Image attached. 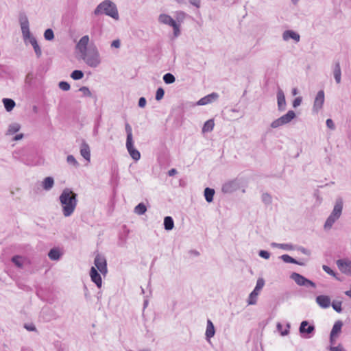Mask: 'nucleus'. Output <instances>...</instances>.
Instances as JSON below:
<instances>
[{"mask_svg": "<svg viewBox=\"0 0 351 351\" xmlns=\"http://www.w3.org/2000/svg\"><path fill=\"white\" fill-rule=\"evenodd\" d=\"M77 193L69 188L62 191L59 197V200L64 217H69L73 213L77 204Z\"/></svg>", "mask_w": 351, "mask_h": 351, "instance_id": "1", "label": "nucleus"}, {"mask_svg": "<svg viewBox=\"0 0 351 351\" xmlns=\"http://www.w3.org/2000/svg\"><path fill=\"white\" fill-rule=\"evenodd\" d=\"M93 14L96 16L106 14L117 21L119 19L117 5L110 0L101 2L95 9Z\"/></svg>", "mask_w": 351, "mask_h": 351, "instance_id": "2", "label": "nucleus"}, {"mask_svg": "<svg viewBox=\"0 0 351 351\" xmlns=\"http://www.w3.org/2000/svg\"><path fill=\"white\" fill-rule=\"evenodd\" d=\"M81 58L90 67L95 68L101 62L97 48L94 45H90L88 49L81 54Z\"/></svg>", "mask_w": 351, "mask_h": 351, "instance_id": "3", "label": "nucleus"}, {"mask_svg": "<svg viewBox=\"0 0 351 351\" xmlns=\"http://www.w3.org/2000/svg\"><path fill=\"white\" fill-rule=\"evenodd\" d=\"M343 199L341 197H337L333 210L325 222V229L331 228L334 223L340 217L343 210Z\"/></svg>", "mask_w": 351, "mask_h": 351, "instance_id": "4", "label": "nucleus"}, {"mask_svg": "<svg viewBox=\"0 0 351 351\" xmlns=\"http://www.w3.org/2000/svg\"><path fill=\"white\" fill-rule=\"evenodd\" d=\"M19 23L21 25L23 38L26 43L28 40L30 43L32 38H34L29 31V23L28 19L25 13H20L19 14Z\"/></svg>", "mask_w": 351, "mask_h": 351, "instance_id": "5", "label": "nucleus"}, {"mask_svg": "<svg viewBox=\"0 0 351 351\" xmlns=\"http://www.w3.org/2000/svg\"><path fill=\"white\" fill-rule=\"evenodd\" d=\"M265 285V280L263 278H258L254 289L250 293L247 298L249 305H254L257 302V296Z\"/></svg>", "mask_w": 351, "mask_h": 351, "instance_id": "6", "label": "nucleus"}, {"mask_svg": "<svg viewBox=\"0 0 351 351\" xmlns=\"http://www.w3.org/2000/svg\"><path fill=\"white\" fill-rule=\"evenodd\" d=\"M290 278L293 280L298 286L312 287L314 289L316 287V285L314 282L305 278L304 276L298 273L293 272L290 275Z\"/></svg>", "mask_w": 351, "mask_h": 351, "instance_id": "7", "label": "nucleus"}, {"mask_svg": "<svg viewBox=\"0 0 351 351\" xmlns=\"http://www.w3.org/2000/svg\"><path fill=\"white\" fill-rule=\"evenodd\" d=\"M315 328L313 324H309L308 321H302L299 328V332L304 338H311L315 333Z\"/></svg>", "mask_w": 351, "mask_h": 351, "instance_id": "8", "label": "nucleus"}, {"mask_svg": "<svg viewBox=\"0 0 351 351\" xmlns=\"http://www.w3.org/2000/svg\"><path fill=\"white\" fill-rule=\"evenodd\" d=\"M94 264L102 275H106L108 272L107 262L104 255L97 254L95 258Z\"/></svg>", "mask_w": 351, "mask_h": 351, "instance_id": "9", "label": "nucleus"}, {"mask_svg": "<svg viewBox=\"0 0 351 351\" xmlns=\"http://www.w3.org/2000/svg\"><path fill=\"white\" fill-rule=\"evenodd\" d=\"M337 265L339 270L348 276H351V261L345 259H339L337 261Z\"/></svg>", "mask_w": 351, "mask_h": 351, "instance_id": "10", "label": "nucleus"}, {"mask_svg": "<svg viewBox=\"0 0 351 351\" xmlns=\"http://www.w3.org/2000/svg\"><path fill=\"white\" fill-rule=\"evenodd\" d=\"M239 187V183L237 180H230L224 183L222 186L221 191L224 193H231L237 191Z\"/></svg>", "mask_w": 351, "mask_h": 351, "instance_id": "11", "label": "nucleus"}, {"mask_svg": "<svg viewBox=\"0 0 351 351\" xmlns=\"http://www.w3.org/2000/svg\"><path fill=\"white\" fill-rule=\"evenodd\" d=\"M324 103V92L321 90L318 91L315 99L314 100L313 104V110L315 112H318L320 109L322 108L323 104Z\"/></svg>", "mask_w": 351, "mask_h": 351, "instance_id": "12", "label": "nucleus"}, {"mask_svg": "<svg viewBox=\"0 0 351 351\" xmlns=\"http://www.w3.org/2000/svg\"><path fill=\"white\" fill-rule=\"evenodd\" d=\"M277 104L279 111L282 112L286 110L287 103L284 92L282 89L278 88L277 92Z\"/></svg>", "mask_w": 351, "mask_h": 351, "instance_id": "13", "label": "nucleus"}, {"mask_svg": "<svg viewBox=\"0 0 351 351\" xmlns=\"http://www.w3.org/2000/svg\"><path fill=\"white\" fill-rule=\"evenodd\" d=\"M90 276L91 280L96 285L98 288H101L102 285V280L100 274L94 267L90 270Z\"/></svg>", "mask_w": 351, "mask_h": 351, "instance_id": "14", "label": "nucleus"}, {"mask_svg": "<svg viewBox=\"0 0 351 351\" xmlns=\"http://www.w3.org/2000/svg\"><path fill=\"white\" fill-rule=\"evenodd\" d=\"M126 148L129 154L130 155L133 160L137 161L140 159L141 154L137 149L134 148L133 141L126 142Z\"/></svg>", "mask_w": 351, "mask_h": 351, "instance_id": "15", "label": "nucleus"}, {"mask_svg": "<svg viewBox=\"0 0 351 351\" xmlns=\"http://www.w3.org/2000/svg\"><path fill=\"white\" fill-rule=\"evenodd\" d=\"M80 154L87 161L90 160V150L88 144L82 140L80 145Z\"/></svg>", "mask_w": 351, "mask_h": 351, "instance_id": "16", "label": "nucleus"}, {"mask_svg": "<svg viewBox=\"0 0 351 351\" xmlns=\"http://www.w3.org/2000/svg\"><path fill=\"white\" fill-rule=\"evenodd\" d=\"M219 97V95L216 93H212L202 98H201L197 102V105L204 106L208 104L212 103Z\"/></svg>", "mask_w": 351, "mask_h": 351, "instance_id": "17", "label": "nucleus"}, {"mask_svg": "<svg viewBox=\"0 0 351 351\" xmlns=\"http://www.w3.org/2000/svg\"><path fill=\"white\" fill-rule=\"evenodd\" d=\"M88 36H84L80 39L79 42L77 43L76 47L81 54L88 49Z\"/></svg>", "mask_w": 351, "mask_h": 351, "instance_id": "18", "label": "nucleus"}, {"mask_svg": "<svg viewBox=\"0 0 351 351\" xmlns=\"http://www.w3.org/2000/svg\"><path fill=\"white\" fill-rule=\"evenodd\" d=\"M316 302L322 308H326L330 305V298L329 296L320 295L316 297Z\"/></svg>", "mask_w": 351, "mask_h": 351, "instance_id": "19", "label": "nucleus"}, {"mask_svg": "<svg viewBox=\"0 0 351 351\" xmlns=\"http://www.w3.org/2000/svg\"><path fill=\"white\" fill-rule=\"evenodd\" d=\"M282 38L284 40L293 39L298 43L300 41V36L298 33L293 30H286L282 34Z\"/></svg>", "mask_w": 351, "mask_h": 351, "instance_id": "20", "label": "nucleus"}, {"mask_svg": "<svg viewBox=\"0 0 351 351\" xmlns=\"http://www.w3.org/2000/svg\"><path fill=\"white\" fill-rule=\"evenodd\" d=\"M158 21L160 23L169 25L171 27L176 22L169 15L166 14H160L158 16Z\"/></svg>", "mask_w": 351, "mask_h": 351, "instance_id": "21", "label": "nucleus"}, {"mask_svg": "<svg viewBox=\"0 0 351 351\" xmlns=\"http://www.w3.org/2000/svg\"><path fill=\"white\" fill-rule=\"evenodd\" d=\"M215 334V326L213 324V322L210 320H207V326H206V338L207 340H209L210 338L214 337Z\"/></svg>", "mask_w": 351, "mask_h": 351, "instance_id": "22", "label": "nucleus"}, {"mask_svg": "<svg viewBox=\"0 0 351 351\" xmlns=\"http://www.w3.org/2000/svg\"><path fill=\"white\" fill-rule=\"evenodd\" d=\"M333 75L337 84H340L341 81V71L339 62L337 61L335 64L333 69Z\"/></svg>", "mask_w": 351, "mask_h": 351, "instance_id": "23", "label": "nucleus"}, {"mask_svg": "<svg viewBox=\"0 0 351 351\" xmlns=\"http://www.w3.org/2000/svg\"><path fill=\"white\" fill-rule=\"evenodd\" d=\"M342 326H343V322L341 320H338V321L335 322V323L334 324V325L332 326V330L330 332L331 336H337V337L338 335L341 331Z\"/></svg>", "mask_w": 351, "mask_h": 351, "instance_id": "24", "label": "nucleus"}, {"mask_svg": "<svg viewBox=\"0 0 351 351\" xmlns=\"http://www.w3.org/2000/svg\"><path fill=\"white\" fill-rule=\"evenodd\" d=\"M54 185V180L52 177H46L43 181V188L46 191H49Z\"/></svg>", "mask_w": 351, "mask_h": 351, "instance_id": "25", "label": "nucleus"}, {"mask_svg": "<svg viewBox=\"0 0 351 351\" xmlns=\"http://www.w3.org/2000/svg\"><path fill=\"white\" fill-rule=\"evenodd\" d=\"M61 255L62 254L60 253L59 249L56 247L51 249L48 253L49 258L52 261L59 260Z\"/></svg>", "mask_w": 351, "mask_h": 351, "instance_id": "26", "label": "nucleus"}, {"mask_svg": "<svg viewBox=\"0 0 351 351\" xmlns=\"http://www.w3.org/2000/svg\"><path fill=\"white\" fill-rule=\"evenodd\" d=\"M2 101L8 112L12 111L16 105L15 101L12 99L4 98Z\"/></svg>", "mask_w": 351, "mask_h": 351, "instance_id": "27", "label": "nucleus"}, {"mask_svg": "<svg viewBox=\"0 0 351 351\" xmlns=\"http://www.w3.org/2000/svg\"><path fill=\"white\" fill-rule=\"evenodd\" d=\"M215 193V191L213 189L206 187L204 189V195L207 202L210 203L213 201Z\"/></svg>", "mask_w": 351, "mask_h": 351, "instance_id": "28", "label": "nucleus"}, {"mask_svg": "<svg viewBox=\"0 0 351 351\" xmlns=\"http://www.w3.org/2000/svg\"><path fill=\"white\" fill-rule=\"evenodd\" d=\"M285 263H293L299 265H304V263L300 262L288 254H283L280 257Z\"/></svg>", "mask_w": 351, "mask_h": 351, "instance_id": "29", "label": "nucleus"}, {"mask_svg": "<svg viewBox=\"0 0 351 351\" xmlns=\"http://www.w3.org/2000/svg\"><path fill=\"white\" fill-rule=\"evenodd\" d=\"M280 117L285 125L290 123L295 117V113L293 110H289L285 114Z\"/></svg>", "mask_w": 351, "mask_h": 351, "instance_id": "30", "label": "nucleus"}, {"mask_svg": "<svg viewBox=\"0 0 351 351\" xmlns=\"http://www.w3.org/2000/svg\"><path fill=\"white\" fill-rule=\"evenodd\" d=\"M164 228L167 230H171L174 227V221L171 217L167 216L164 219Z\"/></svg>", "mask_w": 351, "mask_h": 351, "instance_id": "31", "label": "nucleus"}, {"mask_svg": "<svg viewBox=\"0 0 351 351\" xmlns=\"http://www.w3.org/2000/svg\"><path fill=\"white\" fill-rule=\"evenodd\" d=\"M12 263L18 268L23 267V257L20 255H15L11 258Z\"/></svg>", "mask_w": 351, "mask_h": 351, "instance_id": "32", "label": "nucleus"}, {"mask_svg": "<svg viewBox=\"0 0 351 351\" xmlns=\"http://www.w3.org/2000/svg\"><path fill=\"white\" fill-rule=\"evenodd\" d=\"M30 43L34 48L36 57L40 58L42 55V50L38 44L36 39L35 38H32V40H30Z\"/></svg>", "mask_w": 351, "mask_h": 351, "instance_id": "33", "label": "nucleus"}, {"mask_svg": "<svg viewBox=\"0 0 351 351\" xmlns=\"http://www.w3.org/2000/svg\"><path fill=\"white\" fill-rule=\"evenodd\" d=\"M215 123L213 119H209L206 121L202 128L203 132H211L213 130Z\"/></svg>", "mask_w": 351, "mask_h": 351, "instance_id": "34", "label": "nucleus"}, {"mask_svg": "<svg viewBox=\"0 0 351 351\" xmlns=\"http://www.w3.org/2000/svg\"><path fill=\"white\" fill-rule=\"evenodd\" d=\"M20 128H21V125L19 123H12L9 125V128H8V130L7 132V134H10V135L14 134L16 133L18 131H19Z\"/></svg>", "mask_w": 351, "mask_h": 351, "instance_id": "35", "label": "nucleus"}, {"mask_svg": "<svg viewBox=\"0 0 351 351\" xmlns=\"http://www.w3.org/2000/svg\"><path fill=\"white\" fill-rule=\"evenodd\" d=\"M125 132L127 134L126 142L132 141H133L132 130L130 125L128 123H125Z\"/></svg>", "mask_w": 351, "mask_h": 351, "instance_id": "36", "label": "nucleus"}, {"mask_svg": "<svg viewBox=\"0 0 351 351\" xmlns=\"http://www.w3.org/2000/svg\"><path fill=\"white\" fill-rule=\"evenodd\" d=\"M147 211V208L143 203H139L135 208L134 212L138 215H143Z\"/></svg>", "mask_w": 351, "mask_h": 351, "instance_id": "37", "label": "nucleus"}, {"mask_svg": "<svg viewBox=\"0 0 351 351\" xmlns=\"http://www.w3.org/2000/svg\"><path fill=\"white\" fill-rule=\"evenodd\" d=\"M163 80L167 84H170L175 82L176 77L173 74L167 73L163 75Z\"/></svg>", "mask_w": 351, "mask_h": 351, "instance_id": "38", "label": "nucleus"}, {"mask_svg": "<svg viewBox=\"0 0 351 351\" xmlns=\"http://www.w3.org/2000/svg\"><path fill=\"white\" fill-rule=\"evenodd\" d=\"M83 77L84 73L81 70H74L71 74V77L74 80H81Z\"/></svg>", "mask_w": 351, "mask_h": 351, "instance_id": "39", "label": "nucleus"}, {"mask_svg": "<svg viewBox=\"0 0 351 351\" xmlns=\"http://www.w3.org/2000/svg\"><path fill=\"white\" fill-rule=\"evenodd\" d=\"M186 16V14L183 11H177L175 12V18L179 23L183 22Z\"/></svg>", "mask_w": 351, "mask_h": 351, "instance_id": "40", "label": "nucleus"}, {"mask_svg": "<svg viewBox=\"0 0 351 351\" xmlns=\"http://www.w3.org/2000/svg\"><path fill=\"white\" fill-rule=\"evenodd\" d=\"M44 38L47 40H52L54 38L53 31L49 28L47 29L44 32Z\"/></svg>", "mask_w": 351, "mask_h": 351, "instance_id": "41", "label": "nucleus"}, {"mask_svg": "<svg viewBox=\"0 0 351 351\" xmlns=\"http://www.w3.org/2000/svg\"><path fill=\"white\" fill-rule=\"evenodd\" d=\"M66 162L69 164L73 165L75 167H79V162L76 160L75 157L73 155H68L66 157Z\"/></svg>", "mask_w": 351, "mask_h": 351, "instance_id": "42", "label": "nucleus"}, {"mask_svg": "<svg viewBox=\"0 0 351 351\" xmlns=\"http://www.w3.org/2000/svg\"><path fill=\"white\" fill-rule=\"evenodd\" d=\"M262 201L265 204L270 205L272 202L271 196L267 193H264L262 195Z\"/></svg>", "mask_w": 351, "mask_h": 351, "instance_id": "43", "label": "nucleus"}, {"mask_svg": "<svg viewBox=\"0 0 351 351\" xmlns=\"http://www.w3.org/2000/svg\"><path fill=\"white\" fill-rule=\"evenodd\" d=\"M276 327H277L278 330L280 332L281 335L285 336L289 334V328H290L289 324H287V329H285V330H282V325L280 323H278Z\"/></svg>", "mask_w": 351, "mask_h": 351, "instance_id": "44", "label": "nucleus"}, {"mask_svg": "<svg viewBox=\"0 0 351 351\" xmlns=\"http://www.w3.org/2000/svg\"><path fill=\"white\" fill-rule=\"evenodd\" d=\"M283 125H285V123H283L282 118L279 117L278 119H277L271 122V127L272 128H277Z\"/></svg>", "mask_w": 351, "mask_h": 351, "instance_id": "45", "label": "nucleus"}, {"mask_svg": "<svg viewBox=\"0 0 351 351\" xmlns=\"http://www.w3.org/2000/svg\"><path fill=\"white\" fill-rule=\"evenodd\" d=\"M332 307L337 313H341L342 311L341 302L333 301L332 302Z\"/></svg>", "mask_w": 351, "mask_h": 351, "instance_id": "46", "label": "nucleus"}, {"mask_svg": "<svg viewBox=\"0 0 351 351\" xmlns=\"http://www.w3.org/2000/svg\"><path fill=\"white\" fill-rule=\"evenodd\" d=\"M165 95V90L162 87H159L156 93V99L157 101L161 100Z\"/></svg>", "mask_w": 351, "mask_h": 351, "instance_id": "47", "label": "nucleus"}, {"mask_svg": "<svg viewBox=\"0 0 351 351\" xmlns=\"http://www.w3.org/2000/svg\"><path fill=\"white\" fill-rule=\"evenodd\" d=\"M79 91L82 92L84 96L86 97H91L92 93L90 91L89 88L86 86H82L80 88Z\"/></svg>", "mask_w": 351, "mask_h": 351, "instance_id": "48", "label": "nucleus"}, {"mask_svg": "<svg viewBox=\"0 0 351 351\" xmlns=\"http://www.w3.org/2000/svg\"><path fill=\"white\" fill-rule=\"evenodd\" d=\"M59 88L62 89V90L67 91L70 89L71 86L70 84L64 81H62L58 84Z\"/></svg>", "mask_w": 351, "mask_h": 351, "instance_id": "49", "label": "nucleus"}, {"mask_svg": "<svg viewBox=\"0 0 351 351\" xmlns=\"http://www.w3.org/2000/svg\"><path fill=\"white\" fill-rule=\"evenodd\" d=\"M322 269H323V270H324L325 272H326L328 274H329V275H330V276H332L335 277L336 278H337L336 277V273H335V271H333V270H332L330 267H328V266H327V265H324L322 266Z\"/></svg>", "mask_w": 351, "mask_h": 351, "instance_id": "50", "label": "nucleus"}, {"mask_svg": "<svg viewBox=\"0 0 351 351\" xmlns=\"http://www.w3.org/2000/svg\"><path fill=\"white\" fill-rule=\"evenodd\" d=\"M280 249H282L285 250H293L295 249V247L290 243H280Z\"/></svg>", "mask_w": 351, "mask_h": 351, "instance_id": "51", "label": "nucleus"}, {"mask_svg": "<svg viewBox=\"0 0 351 351\" xmlns=\"http://www.w3.org/2000/svg\"><path fill=\"white\" fill-rule=\"evenodd\" d=\"M173 29V34L176 37L178 36L180 34V25L176 22L171 26Z\"/></svg>", "mask_w": 351, "mask_h": 351, "instance_id": "52", "label": "nucleus"}, {"mask_svg": "<svg viewBox=\"0 0 351 351\" xmlns=\"http://www.w3.org/2000/svg\"><path fill=\"white\" fill-rule=\"evenodd\" d=\"M24 328L28 331H37L36 328L33 323L25 324Z\"/></svg>", "mask_w": 351, "mask_h": 351, "instance_id": "53", "label": "nucleus"}, {"mask_svg": "<svg viewBox=\"0 0 351 351\" xmlns=\"http://www.w3.org/2000/svg\"><path fill=\"white\" fill-rule=\"evenodd\" d=\"M258 255L265 259H268L270 257V253L266 250H260Z\"/></svg>", "mask_w": 351, "mask_h": 351, "instance_id": "54", "label": "nucleus"}, {"mask_svg": "<svg viewBox=\"0 0 351 351\" xmlns=\"http://www.w3.org/2000/svg\"><path fill=\"white\" fill-rule=\"evenodd\" d=\"M295 249L298 250V251L301 252L302 254H304L305 255L309 256L311 254L310 250L304 248V247L298 246V247H295Z\"/></svg>", "mask_w": 351, "mask_h": 351, "instance_id": "55", "label": "nucleus"}, {"mask_svg": "<svg viewBox=\"0 0 351 351\" xmlns=\"http://www.w3.org/2000/svg\"><path fill=\"white\" fill-rule=\"evenodd\" d=\"M302 97H296L293 101V108H297L298 106H299L301 103H302Z\"/></svg>", "mask_w": 351, "mask_h": 351, "instance_id": "56", "label": "nucleus"}, {"mask_svg": "<svg viewBox=\"0 0 351 351\" xmlns=\"http://www.w3.org/2000/svg\"><path fill=\"white\" fill-rule=\"evenodd\" d=\"M329 350H330V351H346V350H344V348L341 346V344H339V346H330L329 347Z\"/></svg>", "mask_w": 351, "mask_h": 351, "instance_id": "57", "label": "nucleus"}, {"mask_svg": "<svg viewBox=\"0 0 351 351\" xmlns=\"http://www.w3.org/2000/svg\"><path fill=\"white\" fill-rule=\"evenodd\" d=\"M326 125L328 128H330V130H335V123L333 122V121L331 119H328L326 120Z\"/></svg>", "mask_w": 351, "mask_h": 351, "instance_id": "58", "label": "nucleus"}, {"mask_svg": "<svg viewBox=\"0 0 351 351\" xmlns=\"http://www.w3.org/2000/svg\"><path fill=\"white\" fill-rule=\"evenodd\" d=\"M147 101L146 99L143 97H140L138 99V105L140 108H144L146 105Z\"/></svg>", "mask_w": 351, "mask_h": 351, "instance_id": "59", "label": "nucleus"}, {"mask_svg": "<svg viewBox=\"0 0 351 351\" xmlns=\"http://www.w3.org/2000/svg\"><path fill=\"white\" fill-rule=\"evenodd\" d=\"M189 3L195 6L197 8H199L201 5V0H189Z\"/></svg>", "mask_w": 351, "mask_h": 351, "instance_id": "60", "label": "nucleus"}, {"mask_svg": "<svg viewBox=\"0 0 351 351\" xmlns=\"http://www.w3.org/2000/svg\"><path fill=\"white\" fill-rule=\"evenodd\" d=\"M120 45H121V43H120L119 40H114L111 43V47H115V48H119L120 47Z\"/></svg>", "mask_w": 351, "mask_h": 351, "instance_id": "61", "label": "nucleus"}, {"mask_svg": "<svg viewBox=\"0 0 351 351\" xmlns=\"http://www.w3.org/2000/svg\"><path fill=\"white\" fill-rule=\"evenodd\" d=\"M178 173L176 169H171L168 171V175L169 176H173Z\"/></svg>", "mask_w": 351, "mask_h": 351, "instance_id": "62", "label": "nucleus"}, {"mask_svg": "<svg viewBox=\"0 0 351 351\" xmlns=\"http://www.w3.org/2000/svg\"><path fill=\"white\" fill-rule=\"evenodd\" d=\"M23 138V134H16L14 136L13 138V141H19L21 139H22Z\"/></svg>", "mask_w": 351, "mask_h": 351, "instance_id": "63", "label": "nucleus"}, {"mask_svg": "<svg viewBox=\"0 0 351 351\" xmlns=\"http://www.w3.org/2000/svg\"><path fill=\"white\" fill-rule=\"evenodd\" d=\"M336 337L337 336H331V335H330V343L331 345H333L335 343Z\"/></svg>", "mask_w": 351, "mask_h": 351, "instance_id": "64", "label": "nucleus"}]
</instances>
